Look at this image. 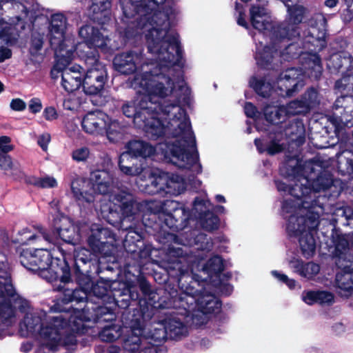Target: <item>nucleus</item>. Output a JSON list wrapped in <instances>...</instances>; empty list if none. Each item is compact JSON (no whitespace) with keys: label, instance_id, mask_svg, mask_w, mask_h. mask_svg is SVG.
I'll return each instance as SVG.
<instances>
[{"label":"nucleus","instance_id":"nucleus-62","mask_svg":"<svg viewBox=\"0 0 353 353\" xmlns=\"http://www.w3.org/2000/svg\"><path fill=\"white\" fill-rule=\"evenodd\" d=\"M157 240L161 244L164 245H168L169 248V250L171 252L172 248L170 247L172 243H178L179 237L178 236L173 233L167 232L165 230H159L157 234H155Z\"/></svg>","mask_w":353,"mask_h":353},{"label":"nucleus","instance_id":"nucleus-4","mask_svg":"<svg viewBox=\"0 0 353 353\" xmlns=\"http://www.w3.org/2000/svg\"><path fill=\"white\" fill-rule=\"evenodd\" d=\"M272 41L276 45V50L284 61H290L301 55H306L303 57V69L288 68L278 76L276 85L281 96L290 97L304 85L303 70L309 78L320 79L323 65L319 52L327 45L324 30L312 27L304 31L303 37L300 34L298 38L281 41L273 36Z\"/></svg>","mask_w":353,"mask_h":353},{"label":"nucleus","instance_id":"nucleus-16","mask_svg":"<svg viewBox=\"0 0 353 353\" xmlns=\"http://www.w3.org/2000/svg\"><path fill=\"white\" fill-rule=\"evenodd\" d=\"M143 47H137L117 54L112 61L115 70L125 75L132 74L138 70H142L145 64Z\"/></svg>","mask_w":353,"mask_h":353},{"label":"nucleus","instance_id":"nucleus-44","mask_svg":"<svg viewBox=\"0 0 353 353\" xmlns=\"http://www.w3.org/2000/svg\"><path fill=\"white\" fill-rule=\"evenodd\" d=\"M125 133V126L118 120H111L110 118L109 120H107L104 134L106 135L110 142L119 143L123 139Z\"/></svg>","mask_w":353,"mask_h":353},{"label":"nucleus","instance_id":"nucleus-36","mask_svg":"<svg viewBox=\"0 0 353 353\" xmlns=\"http://www.w3.org/2000/svg\"><path fill=\"white\" fill-rule=\"evenodd\" d=\"M65 45L61 41L59 46V56L50 70V77L56 80L59 76L63 77L65 66L70 65L73 58V51L67 50Z\"/></svg>","mask_w":353,"mask_h":353},{"label":"nucleus","instance_id":"nucleus-59","mask_svg":"<svg viewBox=\"0 0 353 353\" xmlns=\"http://www.w3.org/2000/svg\"><path fill=\"white\" fill-rule=\"evenodd\" d=\"M61 84L68 93H72L79 89L80 87L83 88V80L74 79L69 77L67 72H63Z\"/></svg>","mask_w":353,"mask_h":353},{"label":"nucleus","instance_id":"nucleus-60","mask_svg":"<svg viewBox=\"0 0 353 353\" xmlns=\"http://www.w3.org/2000/svg\"><path fill=\"white\" fill-rule=\"evenodd\" d=\"M343 190V186L341 180L332 177V182L330 181L327 188L324 191V196H327L330 199H335L339 197Z\"/></svg>","mask_w":353,"mask_h":353},{"label":"nucleus","instance_id":"nucleus-34","mask_svg":"<svg viewBox=\"0 0 353 353\" xmlns=\"http://www.w3.org/2000/svg\"><path fill=\"white\" fill-rule=\"evenodd\" d=\"M222 302L214 294L208 292L204 288L199 296L198 310L204 314H218L221 310Z\"/></svg>","mask_w":353,"mask_h":353},{"label":"nucleus","instance_id":"nucleus-14","mask_svg":"<svg viewBox=\"0 0 353 353\" xmlns=\"http://www.w3.org/2000/svg\"><path fill=\"white\" fill-rule=\"evenodd\" d=\"M174 311L163 313V316L157 320L163 328L155 329L154 332L151 334V339L155 342L161 343L167 338L177 340L181 336H185L188 333V328L185 325L181 316ZM157 320L154 319L153 322Z\"/></svg>","mask_w":353,"mask_h":353},{"label":"nucleus","instance_id":"nucleus-53","mask_svg":"<svg viewBox=\"0 0 353 353\" xmlns=\"http://www.w3.org/2000/svg\"><path fill=\"white\" fill-rule=\"evenodd\" d=\"M0 32V39L10 46L16 44L20 36V32L15 26L9 25L5 22L4 25L1 26Z\"/></svg>","mask_w":353,"mask_h":353},{"label":"nucleus","instance_id":"nucleus-42","mask_svg":"<svg viewBox=\"0 0 353 353\" xmlns=\"http://www.w3.org/2000/svg\"><path fill=\"white\" fill-rule=\"evenodd\" d=\"M254 143L259 154L266 153L269 156H274L284 150L283 144L280 143L279 140L276 137L269 141L267 139L256 138Z\"/></svg>","mask_w":353,"mask_h":353},{"label":"nucleus","instance_id":"nucleus-9","mask_svg":"<svg viewBox=\"0 0 353 353\" xmlns=\"http://www.w3.org/2000/svg\"><path fill=\"white\" fill-rule=\"evenodd\" d=\"M319 215L317 212L310 213L308 216H291L286 224V232L290 237H299V242L303 256L309 259L316 252L314 234L319 225Z\"/></svg>","mask_w":353,"mask_h":353},{"label":"nucleus","instance_id":"nucleus-50","mask_svg":"<svg viewBox=\"0 0 353 353\" xmlns=\"http://www.w3.org/2000/svg\"><path fill=\"white\" fill-rule=\"evenodd\" d=\"M83 310L85 312V315L91 319L90 321H92L95 323L110 322L115 319V314L112 310L105 306L97 307L93 314H90L88 310Z\"/></svg>","mask_w":353,"mask_h":353},{"label":"nucleus","instance_id":"nucleus-31","mask_svg":"<svg viewBox=\"0 0 353 353\" xmlns=\"http://www.w3.org/2000/svg\"><path fill=\"white\" fill-rule=\"evenodd\" d=\"M125 150L134 157L145 162L147 158L156 154V148L150 143L142 139H131L125 145Z\"/></svg>","mask_w":353,"mask_h":353},{"label":"nucleus","instance_id":"nucleus-24","mask_svg":"<svg viewBox=\"0 0 353 353\" xmlns=\"http://www.w3.org/2000/svg\"><path fill=\"white\" fill-rule=\"evenodd\" d=\"M114 207L117 208L124 217H131L140 211L141 205L134 195L124 190H118L110 194Z\"/></svg>","mask_w":353,"mask_h":353},{"label":"nucleus","instance_id":"nucleus-55","mask_svg":"<svg viewBox=\"0 0 353 353\" xmlns=\"http://www.w3.org/2000/svg\"><path fill=\"white\" fill-rule=\"evenodd\" d=\"M114 209L111 206L105 205L101 208V216L102 218L109 224L112 225H117L119 224L123 219H125L121 212L118 211V208L114 207Z\"/></svg>","mask_w":353,"mask_h":353},{"label":"nucleus","instance_id":"nucleus-56","mask_svg":"<svg viewBox=\"0 0 353 353\" xmlns=\"http://www.w3.org/2000/svg\"><path fill=\"white\" fill-rule=\"evenodd\" d=\"M224 268L225 265L223 259L219 255L211 257L204 266V269L209 274H214L219 278H221V272H223Z\"/></svg>","mask_w":353,"mask_h":353},{"label":"nucleus","instance_id":"nucleus-51","mask_svg":"<svg viewBox=\"0 0 353 353\" xmlns=\"http://www.w3.org/2000/svg\"><path fill=\"white\" fill-rule=\"evenodd\" d=\"M292 267L299 272L300 275L307 278H312L316 275L320 271V266L314 263L308 262L304 263L302 261H292Z\"/></svg>","mask_w":353,"mask_h":353},{"label":"nucleus","instance_id":"nucleus-1","mask_svg":"<svg viewBox=\"0 0 353 353\" xmlns=\"http://www.w3.org/2000/svg\"><path fill=\"white\" fill-rule=\"evenodd\" d=\"M108 256L90 252L85 249L77 251L72 260V268L70 270V283L77 285L74 289L69 288L68 285L59 284L54 286V290L61 294L56 299L50 311L53 312L70 313L73 307L70 305L83 301L88 296L93 295L103 302H114L121 309L130 307L132 327L140 329L143 326V318H148L145 295L150 290V283L146 277L139 274L135 275L130 270H125L121 280L112 281L100 278L94 281L90 273L94 270L99 273L100 259Z\"/></svg>","mask_w":353,"mask_h":353},{"label":"nucleus","instance_id":"nucleus-57","mask_svg":"<svg viewBox=\"0 0 353 353\" xmlns=\"http://www.w3.org/2000/svg\"><path fill=\"white\" fill-rule=\"evenodd\" d=\"M334 87L341 94H353V73L343 75L336 81Z\"/></svg>","mask_w":353,"mask_h":353},{"label":"nucleus","instance_id":"nucleus-20","mask_svg":"<svg viewBox=\"0 0 353 353\" xmlns=\"http://www.w3.org/2000/svg\"><path fill=\"white\" fill-rule=\"evenodd\" d=\"M298 196H292V198L285 199L282 203V214L287 218V214H290L288 219L287 224L291 216L296 217L308 216L310 213L314 212L311 210L313 208L314 199L311 196L305 194H301V192H298Z\"/></svg>","mask_w":353,"mask_h":353},{"label":"nucleus","instance_id":"nucleus-49","mask_svg":"<svg viewBox=\"0 0 353 353\" xmlns=\"http://www.w3.org/2000/svg\"><path fill=\"white\" fill-rule=\"evenodd\" d=\"M303 168L298 159H290L287 160L280 168L281 174L285 178H296L302 176ZM301 181H303L302 179Z\"/></svg>","mask_w":353,"mask_h":353},{"label":"nucleus","instance_id":"nucleus-19","mask_svg":"<svg viewBox=\"0 0 353 353\" xmlns=\"http://www.w3.org/2000/svg\"><path fill=\"white\" fill-rule=\"evenodd\" d=\"M130 327L132 334L128 336L123 341V348L129 353H160L161 347L159 345H154L151 342L147 341L146 339L142 336L143 331L148 321H144L143 326L140 329L134 330L132 327L134 322L131 319Z\"/></svg>","mask_w":353,"mask_h":353},{"label":"nucleus","instance_id":"nucleus-29","mask_svg":"<svg viewBox=\"0 0 353 353\" xmlns=\"http://www.w3.org/2000/svg\"><path fill=\"white\" fill-rule=\"evenodd\" d=\"M70 188L74 198L77 201L88 204L94 202L95 196L91 192L90 179L76 175L71 181Z\"/></svg>","mask_w":353,"mask_h":353},{"label":"nucleus","instance_id":"nucleus-27","mask_svg":"<svg viewBox=\"0 0 353 353\" xmlns=\"http://www.w3.org/2000/svg\"><path fill=\"white\" fill-rule=\"evenodd\" d=\"M109 117L101 111H92L87 113L82 119L83 130L91 134H104L106 121Z\"/></svg>","mask_w":353,"mask_h":353},{"label":"nucleus","instance_id":"nucleus-12","mask_svg":"<svg viewBox=\"0 0 353 353\" xmlns=\"http://www.w3.org/2000/svg\"><path fill=\"white\" fill-rule=\"evenodd\" d=\"M46 312L27 313L21 323V327L23 324L30 334H39L45 341L43 346L49 350L56 351L60 340L59 330L57 327H53V317L50 322L46 321L43 317H46Z\"/></svg>","mask_w":353,"mask_h":353},{"label":"nucleus","instance_id":"nucleus-54","mask_svg":"<svg viewBox=\"0 0 353 353\" xmlns=\"http://www.w3.org/2000/svg\"><path fill=\"white\" fill-rule=\"evenodd\" d=\"M274 183L277 190L283 194H290L292 196H298V192L303 195L302 181L299 180L294 185H290L281 180H274Z\"/></svg>","mask_w":353,"mask_h":353},{"label":"nucleus","instance_id":"nucleus-21","mask_svg":"<svg viewBox=\"0 0 353 353\" xmlns=\"http://www.w3.org/2000/svg\"><path fill=\"white\" fill-rule=\"evenodd\" d=\"M108 80V71L105 64L87 68L83 77V92L87 95L100 94Z\"/></svg>","mask_w":353,"mask_h":353},{"label":"nucleus","instance_id":"nucleus-2","mask_svg":"<svg viewBox=\"0 0 353 353\" xmlns=\"http://www.w3.org/2000/svg\"><path fill=\"white\" fill-rule=\"evenodd\" d=\"M166 0H141L134 10L128 12L123 8L125 26L118 31L124 45H132L141 38L144 31L148 52L157 55L164 66H178L183 68L185 60L177 32L169 34L171 28L170 17L174 14L172 6L165 4Z\"/></svg>","mask_w":353,"mask_h":353},{"label":"nucleus","instance_id":"nucleus-30","mask_svg":"<svg viewBox=\"0 0 353 353\" xmlns=\"http://www.w3.org/2000/svg\"><path fill=\"white\" fill-rule=\"evenodd\" d=\"M111 0H92L88 9L90 19L100 26L107 24L110 21Z\"/></svg>","mask_w":353,"mask_h":353},{"label":"nucleus","instance_id":"nucleus-6","mask_svg":"<svg viewBox=\"0 0 353 353\" xmlns=\"http://www.w3.org/2000/svg\"><path fill=\"white\" fill-rule=\"evenodd\" d=\"M173 104L164 105L160 102H152L150 97H134L131 100L124 101L121 106L123 114L132 119L135 127L143 130L151 139H157L165 134V126L158 115L169 116Z\"/></svg>","mask_w":353,"mask_h":353},{"label":"nucleus","instance_id":"nucleus-25","mask_svg":"<svg viewBox=\"0 0 353 353\" xmlns=\"http://www.w3.org/2000/svg\"><path fill=\"white\" fill-rule=\"evenodd\" d=\"M333 175L328 171H321L316 173L312 168V171L307 176H303L302 182L303 194L311 196L312 192H323L328 187Z\"/></svg>","mask_w":353,"mask_h":353},{"label":"nucleus","instance_id":"nucleus-3","mask_svg":"<svg viewBox=\"0 0 353 353\" xmlns=\"http://www.w3.org/2000/svg\"><path fill=\"white\" fill-rule=\"evenodd\" d=\"M161 66H157L154 70L144 72L145 79L140 82V85L144 88L150 101L160 102L164 105L173 104L170 111L174 108L178 112L174 113L170 122L171 127L170 134L177 138L174 142L166 143L161 148V154L164 160L180 168L190 169L198 163V173L202 171L201 163H199V152L196 148V138L192 130L190 117L185 108L180 105V99L174 103L166 101L164 98L174 92L175 86L172 78L163 72Z\"/></svg>","mask_w":353,"mask_h":353},{"label":"nucleus","instance_id":"nucleus-13","mask_svg":"<svg viewBox=\"0 0 353 353\" xmlns=\"http://www.w3.org/2000/svg\"><path fill=\"white\" fill-rule=\"evenodd\" d=\"M334 108L341 110L340 115L334 113L330 116L325 128L327 132L330 128L338 137L345 128L353 126V94H341L334 103Z\"/></svg>","mask_w":353,"mask_h":353},{"label":"nucleus","instance_id":"nucleus-58","mask_svg":"<svg viewBox=\"0 0 353 353\" xmlns=\"http://www.w3.org/2000/svg\"><path fill=\"white\" fill-rule=\"evenodd\" d=\"M288 108L290 113L296 115H304L311 110L310 105L305 103L301 96L299 99L290 101L288 104Z\"/></svg>","mask_w":353,"mask_h":353},{"label":"nucleus","instance_id":"nucleus-41","mask_svg":"<svg viewBox=\"0 0 353 353\" xmlns=\"http://www.w3.org/2000/svg\"><path fill=\"white\" fill-rule=\"evenodd\" d=\"M303 299L307 305L318 303L321 305H332L334 303L333 293L326 290H309L305 292Z\"/></svg>","mask_w":353,"mask_h":353},{"label":"nucleus","instance_id":"nucleus-7","mask_svg":"<svg viewBox=\"0 0 353 353\" xmlns=\"http://www.w3.org/2000/svg\"><path fill=\"white\" fill-rule=\"evenodd\" d=\"M85 239L90 252L105 256H112L115 250L116 235L113 231L100 224L89 225L85 222H78L76 225L72 223L57 235V240L74 245L81 239Z\"/></svg>","mask_w":353,"mask_h":353},{"label":"nucleus","instance_id":"nucleus-32","mask_svg":"<svg viewBox=\"0 0 353 353\" xmlns=\"http://www.w3.org/2000/svg\"><path fill=\"white\" fill-rule=\"evenodd\" d=\"M118 165L120 170L128 176H138L145 169L143 162L134 157L127 150L123 152L119 158Z\"/></svg>","mask_w":353,"mask_h":353},{"label":"nucleus","instance_id":"nucleus-33","mask_svg":"<svg viewBox=\"0 0 353 353\" xmlns=\"http://www.w3.org/2000/svg\"><path fill=\"white\" fill-rule=\"evenodd\" d=\"M98 48L92 45H88L87 43H79L75 46H72L70 49L75 52L80 60L83 61L88 68L97 66L98 63H102L99 61V53Z\"/></svg>","mask_w":353,"mask_h":353},{"label":"nucleus","instance_id":"nucleus-8","mask_svg":"<svg viewBox=\"0 0 353 353\" xmlns=\"http://www.w3.org/2000/svg\"><path fill=\"white\" fill-rule=\"evenodd\" d=\"M73 257H52L46 249H23L19 256L21 264L28 271L39 273L49 281H59L61 285H69Z\"/></svg>","mask_w":353,"mask_h":353},{"label":"nucleus","instance_id":"nucleus-28","mask_svg":"<svg viewBox=\"0 0 353 353\" xmlns=\"http://www.w3.org/2000/svg\"><path fill=\"white\" fill-rule=\"evenodd\" d=\"M18 297L13 285H0V319L7 321L15 316L13 299Z\"/></svg>","mask_w":353,"mask_h":353},{"label":"nucleus","instance_id":"nucleus-10","mask_svg":"<svg viewBox=\"0 0 353 353\" xmlns=\"http://www.w3.org/2000/svg\"><path fill=\"white\" fill-rule=\"evenodd\" d=\"M71 310L72 313L68 318L62 315L53 317V327L58 328L60 336L57 347L60 344L65 347L77 345L75 334H84L90 327L85 323L90 322L91 319L85 315L84 310H79L73 307Z\"/></svg>","mask_w":353,"mask_h":353},{"label":"nucleus","instance_id":"nucleus-61","mask_svg":"<svg viewBox=\"0 0 353 353\" xmlns=\"http://www.w3.org/2000/svg\"><path fill=\"white\" fill-rule=\"evenodd\" d=\"M120 334L116 330V326L114 325L106 326L99 332V336L102 341L112 343L115 341Z\"/></svg>","mask_w":353,"mask_h":353},{"label":"nucleus","instance_id":"nucleus-15","mask_svg":"<svg viewBox=\"0 0 353 353\" xmlns=\"http://www.w3.org/2000/svg\"><path fill=\"white\" fill-rule=\"evenodd\" d=\"M334 258L336 266L341 270L336 274V287L341 296L349 297L353 294V254L341 253Z\"/></svg>","mask_w":353,"mask_h":353},{"label":"nucleus","instance_id":"nucleus-26","mask_svg":"<svg viewBox=\"0 0 353 353\" xmlns=\"http://www.w3.org/2000/svg\"><path fill=\"white\" fill-rule=\"evenodd\" d=\"M210 201L196 196L193 201V209L198 213L201 228L208 232H213L219 228L220 219L210 210H207L206 204Z\"/></svg>","mask_w":353,"mask_h":353},{"label":"nucleus","instance_id":"nucleus-18","mask_svg":"<svg viewBox=\"0 0 353 353\" xmlns=\"http://www.w3.org/2000/svg\"><path fill=\"white\" fill-rule=\"evenodd\" d=\"M190 213L183 205L175 201H168L165 203L163 223L172 232L183 230L188 224Z\"/></svg>","mask_w":353,"mask_h":353},{"label":"nucleus","instance_id":"nucleus-37","mask_svg":"<svg viewBox=\"0 0 353 353\" xmlns=\"http://www.w3.org/2000/svg\"><path fill=\"white\" fill-rule=\"evenodd\" d=\"M327 66L334 72H348L353 70V56L347 51H340L330 55Z\"/></svg>","mask_w":353,"mask_h":353},{"label":"nucleus","instance_id":"nucleus-52","mask_svg":"<svg viewBox=\"0 0 353 353\" xmlns=\"http://www.w3.org/2000/svg\"><path fill=\"white\" fill-rule=\"evenodd\" d=\"M350 234L336 233L335 235H332V241L335 247L334 255L350 252Z\"/></svg>","mask_w":353,"mask_h":353},{"label":"nucleus","instance_id":"nucleus-40","mask_svg":"<svg viewBox=\"0 0 353 353\" xmlns=\"http://www.w3.org/2000/svg\"><path fill=\"white\" fill-rule=\"evenodd\" d=\"M185 180L179 174L165 172L163 193L170 195H179L185 190Z\"/></svg>","mask_w":353,"mask_h":353},{"label":"nucleus","instance_id":"nucleus-39","mask_svg":"<svg viewBox=\"0 0 353 353\" xmlns=\"http://www.w3.org/2000/svg\"><path fill=\"white\" fill-rule=\"evenodd\" d=\"M272 45L265 46L261 48H257L254 58L257 65L261 69L270 70L273 68L274 54L279 52L276 45L272 41Z\"/></svg>","mask_w":353,"mask_h":353},{"label":"nucleus","instance_id":"nucleus-22","mask_svg":"<svg viewBox=\"0 0 353 353\" xmlns=\"http://www.w3.org/2000/svg\"><path fill=\"white\" fill-rule=\"evenodd\" d=\"M72 223L71 219L68 216L57 212L52 215L51 222L52 231H49L42 225H37L36 230L38 231L39 235L32 234L27 239L32 241L41 236L46 241L54 243L57 241V235H60V232L67 227H70Z\"/></svg>","mask_w":353,"mask_h":353},{"label":"nucleus","instance_id":"nucleus-64","mask_svg":"<svg viewBox=\"0 0 353 353\" xmlns=\"http://www.w3.org/2000/svg\"><path fill=\"white\" fill-rule=\"evenodd\" d=\"M301 97L311 109L319 104V92L314 87L307 88Z\"/></svg>","mask_w":353,"mask_h":353},{"label":"nucleus","instance_id":"nucleus-38","mask_svg":"<svg viewBox=\"0 0 353 353\" xmlns=\"http://www.w3.org/2000/svg\"><path fill=\"white\" fill-rule=\"evenodd\" d=\"M79 37L83 40L81 43L92 45L103 48L105 45L104 37L99 28L90 25H85L79 30Z\"/></svg>","mask_w":353,"mask_h":353},{"label":"nucleus","instance_id":"nucleus-63","mask_svg":"<svg viewBox=\"0 0 353 353\" xmlns=\"http://www.w3.org/2000/svg\"><path fill=\"white\" fill-rule=\"evenodd\" d=\"M194 242L197 249L201 250H210L213 247V242L206 234L199 232L194 238Z\"/></svg>","mask_w":353,"mask_h":353},{"label":"nucleus","instance_id":"nucleus-35","mask_svg":"<svg viewBox=\"0 0 353 353\" xmlns=\"http://www.w3.org/2000/svg\"><path fill=\"white\" fill-rule=\"evenodd\" d=\"M250 21L252 27L260 32L270 31L271 40L273 39V28L276 25L264 19L265 16V9L263 6L253 5L250 9Z\"/></svg>","mask_w":353,"mask_h":353},{"label":"nucleus","instance_id":"nucleus-45","mask_svg":"<svg viewBox=\"0 0 353 353\" xmlns=\"http://www.w3.org/2000/svg\"><path fill=\"white\" fill-rule=\"evenodd\" d=\"M66 23L67 18L63 14L56 13L51 16L49 31L54 38H58L60 39L59 44L63 41L65 45L63 37L65 35Z\"/></svg>","mask_w":353,"mask_h":353},{"label":"nucleus","instance_id":"nucleus-48","mask_svg":"<svg viewBox=\"0 0 353 353\" xmlns=\"http://www.w3.org/2000/svg\"><path fill=\"white\" fill-rule=\"evenodd\" d=\"M249 84L259 96L265 99L270 97L273 87L265 77L258 78L253 76L250 79Z\"/></svg>","mask_w":353,"mask_h":353},{"label":"nucleus","instance_id":"nucleus-5","mask_svg":"<svg viewBox=\"0 0 353 353\" xmlns=\"http://www.w3.org/2000/svg\"><path fill=\"white\" fill-rule=\"evenodd\" d=\"M154 279L163 284V288L153 291L150 285L148 295H145L148 318L144 321H151L156 314L157 310H184L181 314H187L196 307L198 308L199 296L204 290L205 281L196 274L190 272L188 268L180 261L170 263L166 273L154 275Z\"/></svg>","mask_w":353,"mask_h":353},{"label":"nucleus","instance_id":"nucleus-47","mask_svg":"<svg viewBox=\"0 0 353 353\" xmlns=\"http://www.w3.org/2000/svg\"><path fill=\"white\" fill-rule=\"evenodd\" d=\"M337 168L343 176L353 175V150H345L337 153Z\"/></svg>","mask_w":353,"mask_h":353},{"label":"nucleus","instance_id":"nucleus-43","mask_svg":"<svg viewBox=\"0 0 353 353\" xmlns=\"http://www.w3.org/2000/svg\"><path fill=\"white\" fill-rule=\"evenodd\" d=\"M165 172L159 169L151 170L148 183L145 184V192L149 194L163 193Z\"/></svg>","mask_w":353,"mask_h":353},{"label":"nucleus","instance_id":"nucleus-46","mask_svg":"<svg viewBox=\"0 0 353 353\" xmlns=\"http://www.w3.org/2000/svg\"><path fill=\"white\" fill-rule=\"evenodd\" d=\"M265 121L271 125H278L285 121L286 110L283 106L267 105L263 108Z\"/></svg>","mask_w":353,"mask_h":353},{"label":"nucleus","instance_id":"nucleus-17","mask_svg":"<svg viewBox=\"0 0 353 353\" xmlns=\"http://www.w3.org/2000/svg\"><path fill=\"white\" fill-rule=\"evenodd\" d=\"M304 18V8L303 6L294 7L289 10V19L273 28L274 38L279 40H290L300 36V23Z\"/></svg>","mask_w":353,"mask_h":353},{"label":"nucleus","instance_id":"nucleus-11","mask_svg":"<svg viewBox=\"0 0 353 353\" xmlns=\"http://www.w3.org/2000/svg\"><path fill=\"white\" fill-rule=\"evenodd\" d=\"M145 234L142 229L136 227H129L123 240V247L129 254L125 266L138 268L139 274L145 276L141 272V268L145 265L147 261L150 259L152 248L150 245L144 243Z\"/></svg>","mask_w":353,"mask_h":353},{"label":"nucleus","instance_id":"nucleus-23","mask_svg":"<svg viewBox=\"0 0 353 353\" xmlns=\"http://www.w3.org/2000/svg\"><path fill=\"white\" fill-rule=\"evenodd\" d=\"M91 192L95 194L110 195L115 188L114 174L106 169H97L90 172Z\"/></svg>","mask_w":353,"mask_h":353}]
</instances>
